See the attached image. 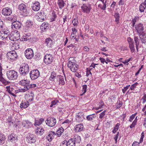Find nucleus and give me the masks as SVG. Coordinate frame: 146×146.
Listing matches in <instances>:
<instances>
[{"label": "nucleus", "instance_id": "f257e3e1", "mask_svg": "<svg viewBox=\"0 0 146 146\" xmlns=\"http://www.w3.org/2000/svg\"><path fill=\"white\" fill-rule=\"evenodd\" d=\"M29 69V66L27 64L23 63L20 66L19 72L20 74L22 76H25L28 74Z\"/></svg>", "mask_w": 146, "mask_h": 146}, {"label": "nucleus", "instance_id": "f03ea898", "mask_svg": "<svg viewBox=\"0 0 146 146\" xmlns=\"http://www.w3.org/2000/svg\"><path fill=\"white\" fill-rule=\"evenodd\" d=\"M18 9L21 11L23 16L26 17L29 15V12L27 10V6L24 4L22 3L19 5Z\"/></svg>", "mask_w": 146, "mask_h": 146}, {"label": "nucleus", "instance_id": "7ed1b4c3", "mask_svg": "<svg viewBox=\"0 0 146 146\" xmlns=\"http://www.w3.org/2000/svg\"><path fill=\"white\" fill-rule=\"evenodd\" d=\"M54 60V58L52 54H46L44 57L43 60L46 65L51 64Z\"/></svg>", "mask_w": 146, "mask_h": 146}, {"label": "nucleus", "instance_id": "20e7f679", "mask_svg": "<svg viewBox=\"0 0 146 146\" xmlns=\"http://www.w3.org/2000/svg\"><path fill=\"white\" fill-rule=\"evenodd\" d=\"M8 78L10 80H15L17 79L18 76L17 72L14 70H10L7 72Z\"/></svg>", "mask_w": 146, "mask_h": 146}, {"label": "nucleus", "instance_id": "39448f33", "mask_svg": "<svg viewBox=\"0 0 146 146\" xmlns=\"http://www.w3.org/2000/svg\"><path fill=\"white\" fill-rule=\"evenodd\" d=\"M0 31V38L2 39L8 38L10 34V31L7 28H2Z\"/></svg>", "mask_w": 146, "mask_h": 146}, {"label": "nucleus", "instance_id": "423d86ee", "mask_svg": "<svg viewBox=\"0 0 146 146\" xmlns=\"http://www.w3.org/2000/svg\"><path fill=\"white\" fill-rule=\"evenodd\" d=\"M40 73L37 69L32 70L30 73V76L31 79L32 80H35L39 76Z\"/></svg>", "mask_w": 146, "mask_h": 146}, {"label": "nucleus", "instance_id": "0eeeda50", "mask_svg": "<svg viewBox=\"0 0 146 146\" xmlns=\"http://www.w3.org/2000/svg\"><path fill=\"white\" fill-rule=\"evenodd\" d=\"M26 138L27 139L28 142L29 143H34L36 141L35 136L33 134H28L26 135Z\"/></svg>", "mask_w": 146, "mask_h": 146}, {"label": "nucleus", "instance_id": "6e6552de", "mask_svg": "<svg viewBox=\"0 0 146 146\" xmlns=\"http://www.w3.org/2000/svg\"><path fill=\"white\" fill-rule=\"evenodd\" d=\"M144 27L142 23H139L135 25V29L139 35L144 33Z\"/></svg>", "mask_w": 146, "mask_h": 146}, {"label": "nucleus", "instance_id": "1a4fd4ad", "mask_svg": "<svg viewBox=\"0 0 146 146\" xmlns=\"http://www.w3.org/2000/svg\"><path fill=\"white\" fill-rule=\"evenodd\" d=\"M45 123L46 125L50 127H53L55 125L56 123V120L54 117H50L46 120Z\"/></svg>", "mask_w": 146, "mask_h": 146}, {"label": "nucleus", "instance_id": "9d476101", "mask_svg": "<svg viewBox=\"0 0 146 146\" xmlns=\"http://www.w3.org/2000/svg\"><path fill=\"white\" fill-rule=\"evenodd\" d=\"M84 115V114L82 112H80L76 113V121L78 122H82L85 119Z\"/></svg>", "mask_w": 146, "mask_h": 146}, {"label": "nucleus", "instance_id": "9b49d317", "mask_svg": "<svg viewBox=\"0 0 146 146\" xmlns=\"http://www.w3.org/2000/svg\"><path fill=\"white\" fill-rule=\"evenodd\" d=\"M25 55L26 58L28 59H31L33 56V52L31 48L27 49L25 52Z\"/></svg>", "mask_w": 146, "mask_h": 146}, {"label": "nucleus", "instance_id": "f8f14e48", "mask_svg": "<svg viewBox=\"0 0 146 146\" xmlns=\"http://www.w3.org/2000/svg\"><path fill=\"white\" fill-rule=\"evenodd\" d=\"M36 16L37 21L39 22H42L44 21L46 18V15L44 13L42 12L38 13L37 14Z\"/></svg>", "mask_w": 146, "mask_h": 146}, {"label": "nucleus", "instance_id": "ddd939ff", "mask_svg": "<svg viewBox=\"0 0 146 146\" xmlns=\"http://www.w3.org/2000/svg\"><path fill=\"white\" fill-rule=\"evenodd\" d=\"M127 41L129 44V47L132 52H133L135 51L134 43L133 39L130 37H128Z\"/></svg>", "mask_w": 146, "mask_h": 146}, {"label": "nucleus", "instance_id": "4468645a", "mask_svg": "<svg viewBox=\"0 0 146 146\" xmlns=\"http://www.w3.org/2000/svg\"><path fill=\"white\" fill-rule=\"evenodd\" d=\"M7 58L9 59L15 60L17 58V55L15 51H11L7 53Z\"/></svg>", "mask_w": 146, "mask_h": 146}, {"label": "nucleus", "instance_id": "2eb2a0df", "mask_svg": "<svg viewBox=\"0 0 146 146\" xmlns=\"http://www.w3.org/2000/svg\"><path fill=\"white\" fill-rule=\"evenodd\" d=\"M21 23L18 21H15L12 24L11 27L14 30L19 29L21 26Z\"/></svg>", "mask_w": 146, "mask_h": 146}, {"label": "nucleus", "instance_id": "dca6fc26", "mask_svg": "<svg viewBox=\"0 0 146 146\" xmlns=\"http://www.w3.org/2000/svg\"><path fill=\"white\" fill-rule=\"evenodd\" d=\"M18 139V137L17 135L14 133H11L8 136V141L9 142H11L12 143H14L15 142V141L17 140Z\"/></svg>", "mask_w": 146, "mask_h": 146}, {"label": "nucleus", "instance_id": "f3484780", "mask_svg": "<svg viewBox=\"0 0 146 146\" xmlns=\"http://www.w3.org/2000/svg\"><path fill=\"white\" fill-rule=\"evenodd\" d=\"M12 10L9 7L3 8L2 11V14L5 16L10 15L12 13Z\"/></svg>", "mask_w": 146, "mask_h": 146}, {"label": "nucleus", "instance_id": "a211bd4d", "mask_svg": "<svg viewBox=\"0 0 146 146\" xmlns=\"http://www.w3.org/2000/svg\"><path fill=\"white\" fill-rule=\"evenodd\" d=\"M32 38V35L31 33H24L22 38L20 39L21 41H26Z\"/></svg>", "mask_w": 146, "mask_h": 146}, {"label": "nucleus", "instance_id": "6ab92c4d", "mask_svg": "<svg viewBox=\"0 0 146 146\" xmlns=\"http://www.w3.org/2000/svg\"><path fill=\"white\" fill-rule=\"evenodd\" d=\"M44 133V129L43 127H37L35 130V133L36 135L41 136Z\"/></svg>", "mask_w": 146, "mask_h": 146}, {"label": "nucleus", "instance_id": "aec40b11", "mask_svg": "<svg viewBox=\"0 0 146 146\" xmlns=\"http://www.w3.org/2000/svg\"><path fill=\"white\" fill-rule=\"evenodd\" d=\"M40 3L38 1L35 2L33 4V5L31 7L33 10L35 11H38L40 9Z\"/></svg>", "mask_w": 146, "mask_h": 146}, {"label": "nucleus", "instance_id": "412c9836", "mask_svg": "<svg viewBox=\"0 0 146 146\" xmlns=\"http://www.w3.org/2000/svg\"><path fill=\"white\" fill-rule=\"evenodd\" d=\"M49 24L46 22H44L40 26V28L43 31H46L49 28Z\"/></svg>", "mask_w": 146, "mask_h": 146}, {"label": "nucleus", "instance_id": "4be33fe9", "mask_svg": "<svg viewBox=\"0 0 146 146\" xmlns=\"http://www.w3.org/2000/svg\"><path fill=\"white\" fill-rule=\"evenodd\" d=\"M55 134V132L54 131L49 132L48 135L46 136V139L48 141L50 142L51 141Z\"/></svg>", "mask_w": 146, "mask_h": 146}, {"label": "nucleus", "instance_id": "5701e85b", "mask_svg": "<svg viewBox=\"0 0 146 146\" xmlns=\"http://www.w3.org/2000/svg\"><path fill=\"white\" fill-rule=\"evenodd\" d=\"M17 34L18 35V36H16L15 35L10 34L9 35L8 37L9 40H11L13 41H16L19 39V37L20 36L19 33H18Z\"/></svg>", "mask_w": 146, "mask_h": 146}, {"label": "nucleus", "instance_id": "b1692460", "mask_svg": "<svg viewBox=\"0 0 146 146\" xmlns=\"http://www.w3.org/2000/svg\"><path fill=\"white\" fill-rule=\"evenodd\" d=\"M22 125L23 127L27 128L31 127L32 126V123L28 121H23L22 123Z\"/></svg>", "mask_w": 146, "mask_h": 146}, {"label": "nucleus", "instance_id": "393cba45", "mask_svg": "<svg viewBox=\"0 0 146 146\" xmlns=\"http://www.w3.org/2000/svg\"><path fill=\"white\" fill-rule=\"evenodd\" d=\"M88 5L89 7L84 4H83V5L81 6V8L84 12L88 13L90 12V5L88 4Z\"/></svg>", "mask_w": 146, "mask_h": 146}, {"label": "nucleus", "instance_id": "a878e982", "mask_svg": "<svg viewBox=\"0 0 146 146\" xmlns=\"http://www.w3.org/2000/svg\"><path fill=\"white\" fill-rule=\"evenodd\" d=\"M44 121V119L43 118H35V123L34 124L35 126L39 125L41 124Z\"/></svg>", "mask_w": 146, "mask_h": 146}, {"label": "nucleus", "instance_id": "bb28decb", "mask_svg": "<svg viewBox=\"0 0 146 146\" xmlns=\"http://www.w3.org/2000/svg\"><path fill=\"white\" fill-rule=\"evenodd\" d=\"M139 35L140 39L142 42L143 43H145L146 42L145 33H144Z\"/></svg>", "mask_w": 146, "mask_h": 146}, {"label": "nucleus", "instance_id": "cd10ccee", "mask_svg": "<svg viewBox=\"0 0 146 146\" xmlns=\"http://www.w3.org/2000/svg\"><path fill=\"white\" fill-rule=\"evenodd\" d=\"M29 103L27 101L25 102L24 101H22L20 107L21 108H26L29 105Z\"/></svg>", "mask_w": 146, "mask_h": 146}, {"label": "nucleus", "instance_id": "c85d7f7f", "mask_svg": "<svg viewBox=\"0 0 146 146\" xmlns=\"http://www.w3.org/2000/svg\"><path fill=\"white\" fill-rule=\"evenodd\" d=\"M45 43L46 44V46L49 47H51L52 44V40L50 38H48L45 39Z\"/></svg>", "mask_w": 146, "mask_h": 146}, {"label": "nucleus", "instance_id": "c756f323", "mask_svg": "<svg viewBox=\"0 0 146 146\" xmlns=\"http://www.w3.org/2000/svg\"><path fill=\"white\" fill-rule=\"evenodd\" d=\"M5 140V135L3 133H0V145H2L4 144Z\"/></svg>", "mask_w": 146, "mask_h": 146}, {"label": "nucleus", "instance_id": "7c9ffc66", "mask_svg": "<svg viewBox=\"0 0 146 146\" xmlns=\"http://www.w3.org/2000/svg\"><path fill=\"white\" fill-rule=\"evenodd\" d=\"M75 129L76 132L80 131L83 130V126L81 124L77 125L75 127Z\"/></svg>", "mask_w": 146, "mask_h": 146}, {"label": "nucleus", "instance_id": "2f4dec72", "mask_svg": "<svg viewBox=\"0 0 146 146\" xmlns=\"http://www.w3.org/2000/svg\"><path fill=\"white\" fill-rule=\"evenodd\" d=\"M73 141L76 143H79L81 141L80 137L78 135H76L72 138Z\"/></svg>", "mask_w": 146, "mask_h": 146}, {"label": "nucleus", "instance_id": "473e14b6", "mask_svg": "<svg viewBox=\"0 0 146 146\" xmlns=\"http://www.w3.org/2000/svg\"><path fill=\"white\" fill-rule=\"evenodd\" d=\"M57 77L59 78V83L61 84L62 85H64L65 84V82L64 80L63 76L59 75L57 76Z\"/></svg>", "mask_w": 146, "mask_h": 146}, {"label": "nucleus", "instance_id": "72a5a7b5", "mask_svg": "<svg viewBox=\"0 0 146 146\" xmlns=\"http://www.w3.org/2000/svg\"><path fill=\"white\" fill-rule=\"evenodd\" d=\"M134 40L135 41L136 45V47L137 52H138V47L139 44V40L138 37L137 36H135Z\"/></svg>", "mask_w": 146, "mask_h": 146}, {"label": "nucleus", "instance_id": "f704fd0d", "mask_svg": "<svg viewBox=\"0 0 146 146\" xmlns=\"http://www.w3.org/2000/svg\"><path fill=\"white\" fill-rule=\"evenodd\" d=\"M58 4L60 9H62L64 6L65 3L63 0H58Z\"/></svg>", "mask_w": 146, "mask_h": 146}, {"label": "nucleus", "instance_id": "c9c22d12", "mask_svg": "<svg viewBox=\"0 0 146 146\" xmlns=\"http://www.w3.org/2000/svg\"><path fill=\"white\" fill-rule=\"evenodd\" d=\"M73 138H70L68 141V146H75L76 143L73 140Z\"/></svg>", "mask_w": 146, "mask_h": 146}, {"label": "nucleus", "instance_id": "e433bc0d", "mask_svg": "<svg viewBox=\"0 0 146 146\" xmlns=\"http://www.w3.org/2000/svg\"><path fill=\"white\" fill-rule=\"evenodd\" d=\"M146 7L145 6V4L142 3L140 5L139 7V10L141 12H143Z\"/></svg>", "mask_w": 146, "mask_h": 146}, {"label": "nucleus", "instance_id": "4c0bfd02", "mask_svg": "<svg viewBox=\"0 0 146 146\" xmlns=\"http://www.w3.org/2000/svg\"><path fill=\"white\" fill-rule=\"evenodd\" d=\"M64 130V129L62 127L59 128L57 131L56 133L58 137H60L61 135L63 132Z\"/></svg>", "mask_w": 146, "mask_h": 146}, {"label": "nucleus", "instance_id": "58836bf2", "mask_svg": "<svg viewBox=\"0 0 146 146\" xmlns=\"http://www.w3.org/2000/svg\"><path fill=\"white\" fill-rule=\"evenodd\" d=\"M120 124L119 123H117L115 126L114 127L113 129L112 130V133H115L116 131L118 130Z\"/></svg>", "mask_w": 146, "mask_h": 146}, {"label": "nucleus", "instance_id": "ea45409f", "mask_svg": "<svg viewBox=\"0 0 146 146\" xmlns=\"http://www.w3.org/2000/svg\"><path fill=\"white\" fill-rule=\"evenodd\" d=\"M119 14L118 13H115L114 15L115 18V21L116 22H118L119 20Z\"/></svg>", "mask_w": 146, "mask_h": 146}, {"label": "nucleus", "instance_id": "a19ab883", "mask_svg": "<svg viewBox=\"0 0 146 146\" xmlns=\"http://www.w3.org/2000/svg\"><path fill=\"white\" fill-rule=\"evenodd\" d=\"M52 16L51 18L50 19V21L53 22L56 21V18L57 17V15L55 14L54 12L52 13Z\"/></svg>", "mask_w": 146, "mask_h": 146}, {"label": "nucleus", "instance_id": "79ce46f5", "mask_svg": "<svg viewBox=\"0 0 146 146\" xmlns=\"http://www.w3.org/2000/svg\"><path fill=\"white\" fill-rule=\"evenodd\" d=\"M59 103V101L58 100H52L51 103V105L50 106V107H52L54 105H56L57 103Z\"/></svg>", "mask_w": 146, "mask_h": 146}, {"label": "nucleus", "instance_id": "37998d69", "mask_svg": "<svg viewBox=\"0 0 146 146\" xmlns=\"http://www.w3.org/2000/svg\"><path fill=\"white\" fill-rule=\"evenodd\" d=\"M87 85H84L82 86V92H83L82 94H80V96H82L85 93L86 91V89H87Z\"/></svg>", "mask_w": 146, "mask_h": 146}, {"label": "nucleus", "instance_id": "c03bdc74", "mask_svg": "<svg viewBox=\"0 0 146 146\" xmlns=\"http://www.w3.org/2000/svg\"><path fill=\"white\" fill-rule=\"evenodd\" d=\"M0 81L4 85H6L7 83L8 82L7 80L3 77L0 78Z\"/></svg>", "mask_w": 146, "mask_h": 146}, {"label": "nucleus", "instance_id": "a18cd8bd", "mask_svg": "<svg viewBox=\"0 0 146 146\" xmlns=\"http://www.w3.org/2000/svg\"><path fill=\"white\" fill-rule=\"evenodd\" d=\"M40 55L39 53H36L34 57V59L36 60H39L40 59Z\"/></svg>", "mask_w": 146, "mask_h": 146}, {"label": "nucleus", "instance_id": "49530a36", "mask_svg": "<svg viewBox=\"0 0 146 146\" xmlns=\"http://www.w3.org/2000/svg\"><path fill=\"white\" fill-rule=\"evenodd\" d=\"M33 24V22L29 20H27L26 23V25L27 27H29Z\"/></svg>", "mask_w": 146, "mask_h": 146}, {"label": "nucleus", "instance_id": "de8ad7c7", "mask_svg": "<svg viewBox=\"0 0 146 146\" xmlns=\"http://www.w3.org/2000/svg\"><path fill=\"white\" fill-rule=\"evenodd\" d=\"M60 146H68V141L66 140H64L61 143L60 145Z\"/></svg>", "mask_w": 146, "mask_h": 146}, {"label": "nucleus", "instance_id": "09e8293b", "mask_svg": "<svg viewBox=\"0 0 146 146\" xmlns=\"http://www.w3.org/2000/svg\"><path fill=\"white\" fill-rule=\"evenodd\" d=\"M75 64H73L72 66L70 68L71 70L74 72H76L78 70L77 68H76L75 67Z\"/></svg>", "mask_w": 146, "mask_h": 146}, {"label": "nucleus", "instance_id": "8fccbe9b", "mask_svg": "<svg viewBox=\"0 0 146 146\" xmlns=\"http://www.w3.org/2000/svg\"><path fill=\"white\" fill-rule=\"evenodd\" d=\"M78 23V21L77 19L74 18L72 21V23L74 26H76L77 25Z\"/></svg>", "mask_w": 146, "mask_h": 146}, {"label": "nucleus", "instance_id": "3c124183", "mask_svg": "<svg viewBox=\"0 0 146 146\" xmlns=\"http://www.w3.org/2000/svg\"><path fill=\"white\" fill-rule=\"evenodd\" d=\"M137 113H135L134 114H132L131 116L129 121L130 122H131L132 120L134 119L135 116L137 115Z\"/></svg>", "mask_w": 146, "mask_h": 146}, {"label": "nucleus", "instance_id": "603ef678", "mask_svg": "<svg viewBox=\"0 0 146 146\" xmlns=\"http://www.w3.org/2000/svg\"><path fill=\"white\" fill-rule=\"evenodd\" d=\"M104 103L102 101H100L99 102V107L96 108V109L98 110L99 108H102V106H104Z\"/></svg>", "mask_w": 146, "mask_h": 146}, {"label": "nucleus", "instance_id": "864d4df0", "mask_svg": "<svg viewBox=\"0 0 146 146\" xmlns=\"http://www.w3.org/2000/svg\"><path fill=\"white\" fill-rule=\"evenodd\" d=\"M139 20V17L137 16H136L134 18L132 19L131 21L132 23H136V22L138 21Z\"/></svg>", "mask_w": 146, "mask_h": 146}, {"label": "nucleus", "instance_id": "5fc2aeb1", "mask_svg": "<svg viewBox=\"0 0 146 146\" xmlns=\"http://www.w3.org/2000/svg\"><path fill=\"white\" fill-rule=\"evenodd\" d=\"M138 83L136 82V83L133 84L132 85H131L130 89L133 90L134 89V88L136 87V86L137 85Z\"/></svg>", "mask_w": 146, "mask_h": 146}, {"label": "nucleus", "instance_id": "6e6d98bb", "mask_svg": "<svg viewBox=\"0 0 146 146\" xmlns=\"http://www.w3.org/2000/svg\"><path fill=\"white\" fill-rule=\"evenodd\" d=\"M56 74L55 73V72H52L51 73V74L50 76V79L51 80H52L50 79V78H51V79H54L56 76Z\"/></svg>", "mask_w": 146, "mask_h": 146}, {"label": "nucleus", "instance_id": "4d7b16f0", "mask_svg": "<svg viewBox=\"0 0 146 146\" xmlns=\"http://www.w3.org/2000/svg\"><path fill=\"white\" fill-rule=\"evenodd\" d=\"M109 1L108 0H106L104 5V8H106V7L108 6L110 4V3H109Z\"/></svg>", "mask_w": 146, "mask_h": 146}, {"label": "nucleus", "instance_id": "13d9d810", "mask_svg": "<svg viewBox=\"0 0 146 146\" xmlns=\"http://www.w3.org/2000/svg\"><path fill=\"white\" fill-rule=\"evenodd\" d=\"M122 103L120 101H119V103L117 105H116L115 106V108H116V109H118L120 107H121L122 105Z\"/></svg>", "mask_w": 146, "mask_h": 146}, {"label": "nucleus", "instance_id": "bf43d9fd", "mask_svg": "<svg viewBox=\"0 0 146 146\" xmlns=\"http://www.w3.org/2000/svg\"><path fill=\"white\" fill-rule=\"evenodd\" d=\"M106 112V110H104L102 113H101L100 114L99 118L100 119H102L103 117L105 115V112Z\"/></svg>", "mask_w": 146, "mask_h": 146}, {"label": "nucleus", "instance_id": "052dcab7", "mask_svg": "<svg viewBox=\"0 0 146 146\" xmlns=\"http://www.w3.org/2000/svg\"><path fill=\"white\" fill-rule=\"evenodd\" d=\"M130 86V85L127 86L125 87H124L123 89L122 90V92L123 93H125L127 90L129 88V87Z\"/></svg>", "mask_w": 146, "mask_h": 146}, {"label": "nucleus", "instance_id": "680f3d73", "mask_svg": "<svg viewBox=\"0 0 146 146\" xmlns=\"http://www.w3.org/2000/svg\"><path fill=\"white\" fill-rule=\"evenodd\" d=\"M25 81L26 80H22L20 81L19 82V84L21 85L24 86L25 87Z\"/></svg>", "mask_w": 146, "mask_h": 146}, {"label": "nucleus", "instance_id": "e2e57ef3", "mask_svg": "<svg viewBox=\"0 0 146 146\" xmlns=\"http://www.w3.org/2000/svg\"><path fill=\"white\" fill-rule=\"evenodd\" d=\"M86 75L87 76H88L90 74L91 75V69H90L89 68H86Z\"/></svg>", "mask_w": 146, "mask_h": 146}, {"label": "nucleus", "instance_id": "0e129e2a", "mask_svg": "<svg viewBox=\"0 0 146 146\" xmlns=\"http://www.w3.org/2000/svg\"><path fill=\"white\" fill-rule=\"evenodd\" d=\"M144 135L143 134V132L141 133V136L140 139L139 140V143H141L143 141V139L144 138Z\"/></svg>", "mask_w": 146, "mask_h": 146}, {"label": "nucleus", "instance_id": "69168bd1", "mask_svg": "<svg viewBox=\"0 0 146 146\" xmlns=\"http://www.w3.org/2000/svg\"><path fill=\"white\" fill-rule=\"evenodd\" d=\"M137 124V122L135 121H133L131 125H130L129 127L131 128H132L134 127Z\"/></svg>", "mask_w": 146, "mask_h": 146}, {"label": "nucleus", "instance_id": "338daca9", "mask_svg": "<svg viewBox=\"0 0 146 146\" xmlns=\"http://www.w3.org/2000/svg\"><path fill=\"white\" fill-rule=\"evenodd\" d=\"M116 3L115 2L113 1L111 4L110 7H112L113 9L115 7Z\"/></svg>", "mask_w": 146, "mask_h": 146}, {"label": "nucleus", "instance_id": "774afa93", "mask_svg": "<svg viewBox=\"0 0 146 146\" xmlns=\"http://www.w3.org/2000/svg\"><path fill=\"white\" fill-rule=\"evenodd\" d=\"M139 143L138 142L135 141L133 142L132 144V146H139Z\"/></svg>", "mask_w": 146, "mask_h": 146}]
</instances>
